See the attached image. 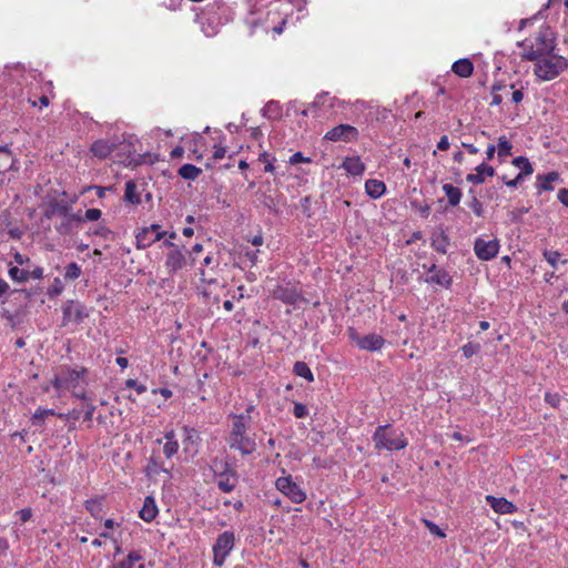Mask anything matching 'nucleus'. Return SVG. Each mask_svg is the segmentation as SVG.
I'll return each instance as SVG.
<instances>
[{"label": "nucleus", "instance_id": "nucleus-1", "mask_svg": "<svg viewBox=\"0 0 568 568\" xmlns=\"http://www.w3.org/2000/svg\"><path fill=\"white\" fill-rule=\"evenodd\" d=\"M231 432L227 443L231 449L239 450L242 455H251L256 449L255 435L248 433L250 416L233 415Z\"/></svg>", "mask_w": 568, "mask_h": 568}, {"label": "nucleus", "instance_id": "nucleus-2", "mask_svg": "<svg viewBox=\"0 0 568 568\" xmlns=\"http://www.w3.org/2000/svg\"><path fill=\"white\" fill-rule=\"evenodd\" d=\"M521 48V57L524 60L537 62L550 51L556 49V39L548 29L540 30L528 38L518 42Z\"/></svg>", "mask_w": 568, "mask_h": 568}, {"label": "nucleus", "instance_id": "nucleus-3", "mask_svg": "<svg viewBox=\"0 0 568 568\" xmlns=\"http://www.w3.org/2000/svg\"><path fill=\"white\" fill-rule=\"evenodd\" d=\"M568 69V60L550 51V53L542 57L534 65L535 75L541 81H551L559 77L565 70Z\"/></svg>", "mask_w": 568, "mask_h": 568}, {"label": "nucleus", "instance_id": "nucleus-4", "mask_svg": "<svg viewBox=\"0 0 568 568\" xmlns=\"http://www.w3.org/2000/svg\"><path fill=\"white\" fill-rule=\"evenodd\" d=\"M85 374L87 369H68L59 375H55L52 385L55 389L62 390V389H71L72 395L77 398H80L82 400H88L89 396L85 390L78 392V388H80L81 383L87 384L85 381Z\"/></svg>", "mask_w": 568, "mask_h": 568}, {"label": "nucleus", "instance_id": "nucleus-5", "mask_svg": "<svg viewBox=\"0 0 568 568\" xmlns=\"http://www.w3.org/2000/svg\"><path fill=\"white\" fill-rule=\"evenodd\" d=\"M373 442L376 449L399 450L407 446L404 434L388 425L376 428Z\"/></svg>", "mask_w": 568, "mask_h": 568}, {"label": "nucleus", "instance_id": "nucleus-6", "mask_svg": "<svg viewBox=\"0 0 568 568\" xmlns=\"http://www.w3.org/2000/svg\"><path fill=\"white\" fill-rule=\"evenodd\" d=\"M276 488L292 503L301 504L306 499V493L293 481L292 476L278 477L275 481Z\"/></svg>", "mask_w": 568, "mask_h": 568}, {"label": "nucleus", "instance_id": "nucleus-7", "mask_svg": "<svg viewBox=\"0 0 568 568\" xmlns=\"http://www.w3.org/2000/svg\"><path fill=\"white\" fill-rule=\"evenodd\" d=\"M234 534L231 531H224L217 537L216 542L213 546L214 565L222 566L224 564L227 555L234 547Z\"/></svg>", "mask_w": 568, "mask_h": 568}, {"label": "nucleus", "instance_id": "nucleus-8", "mask_svg": "<svg viewBox=\"0 0 568 568\" xmlns=\"http://www.w3.org/2000/svg\"><path fill=\"white\" fill-rule=\"evenodd\" d=\"M359 138V132L356 126L351 124H338L327 131L324 140L331 142H352Z\"/></svg>", "mask_w": 568, "mask_h": 568}, {"label": "nucleus", "instance_id": "nucleus-9", "mask_svg": "<svg viewBox=\"0 0 568 568\" xmlns=\"http://www.w3.org/2000/svg\"><path fill=\"white\" fill-rule=\"evenodd\" d=\"M499 241L497 239L486 240L478 237L474 244V252L481 261L493 260L499 252Z\"/></svg>", "mask_w": 568, "mask_h": 568}, {"label": "nucleus", "instance_id": "nucleus-10", "mask_svg": "<svg viewBox=\"0 0 568 568\" xmlns=\"http://www.w3.org/2000/svg\"><path fill=\"white\" fill-rule=\"evenodd\" d=\"M62 311L63 325H67L69 323L79 324L89 316V312L87 311L85 306L74 301L65 302L62 307Z\"/></svg>", "mask_w": 568, "mask_h": 568}, {"label": "nucleus", "instance_id": "nucleus-11", "mask_svg": "<svg viewBox=\"0 0 568 568\" xmlns=\"http://www.w3.org/2000/svg\"><path fill=\"white\" fill-rule=\"evenodd\" d=\"M165 235V232L160 231L159 224H152L148 227H143L140 230L136 235V247L138 248H146L151 246L153 243L160 241Z\"/></svg>", "mask_w": 568, "mask_h": 568}, {"label": "nucleus", "instance_id": "nucleus-12", "mask_svg": "<svg viewBox=\"0 0 568 568\" xmlns=\"http://www.w3.org/2000/svg\"><path fill=\"white\" fill-rule=\"evenodd\" d=\"M335 97L329 93L317 94L314 101L302 112L303 115L322 116V111L331 110L335 105Z\"/></svg>", "mask_w": 568, "mask_h": 568}, {"label": "nucleus", "instance_id": "nucleus-13", "mask_svg": "<svg viewBox=\"0 0 568 568\" xmlns=\"http://www.w3.org/2000/svg\"><path fill=\"white\" fill-rule=\"evenodd\" d=\"M58 213L63 215V222L60 226H58V231L61 234L70 233L72 223H78L82 221L80 214L69 213L67 206L59 204L53 205L51 210L48 211L47 216L51 217Z\"/></svg>", "mask_w": 568, "mask_h": 568}, {"label": "nucleus", "instance_id": "nucleus-14", "mask_svg": "<svg viewBox=\"0 0 568 568\" xmlns=\"http://www.w3.org/2000/svg\"><path fill=\"white\" fill-rule=\"evenodd\" d=\"M349 335L352 339L356 343V345L361 349L365 351H378L384 346V338L377 334H368L365 336H359L353 328L349 329Z\"/></svg>", "mask_w": 568, "mask_h": 568}, {"label": "nucleus", "instance_id": "nucleus-15", "mask_svg": "<svg viewBox=\"0 0 568 568\" xmlns=\"http://www.w3.org/2000/svg\"><path fill=\"white\" fill-rule=\"evenodd\" d=\"M186 264V258L183 252L179 247L170 250L165 258V268L169 274L175 273L182 270Z\"/></svg>", "mask_w": 568, "mask_h": 568}, {"label": "nucleus", "instance_id": "nucleus-16", "mask_svg": "<svg viewBox=\"0 0 568 568\" xmlns=\"http://www.w3.org/2000/svg\"><path fill=\"white\" fill-rule=\"evenodd\" d=\"M486 500L489 504V506L498 514L508 515L513 514L516 510L515 505L508 501L506 498L486 496Z\"/></svg>", "mask_w": 568, "mask_h": 568}, {"label": "nucleus", "instance_id": "nucleus-17", "mask_svg": "<svg viewBox=\"0 0 568 568\" xmlns=\"http://www.w3.org/2000/svg\"><path fill=\"white\" fill-rule=\"evenodd\" d=\"M342 168L352 176H362L365 171V165L359 156H347L342 163Z\"/></svg>", "mask_w": 568, "mask_h": 568}, {"label": "nucleus", "instance_id": "nucleus-18", "mask_svg": "<svg viewBox=\"0 0 568 568\" xmlns=\"http://www.w3.org/2000/svg\"><path fill=\"white\" fill-rule=\"evenodd\" d=\"M158 513L159 509L154 498L151 496L145 497L143 507L139 513L140 518L143 519L144 521L150 523L156 517Z\"/></svg>", "mask_w": 568, "mask_h": 568}, {"label": "nucleus", "instance_id": "nucleus-19", "mask_svg": "<svg viewBox=\"0 0 568 568\" xmlns=\"http://www.w3.org/2000/svg\"><path fill=\"white\" fill-rule=\"evenodd\" d=\"M452 71L460 78H469L474 72V64L469 59H459L453 63Z\"/></svg>", "mask_w": 568, "mask_h": 568}, {"label": "nucleus", "instance_id": "nucleus-20", "mask_svg": "<svg viewBox=\"0 0 568 568\" xmlns=\"http://www.w3.org/2000/svg\"><path fill=\"white\" fill-rule=\"evenodd\" d=\"M274 296L286 304H296L301 300L300 293L290 287H277L274 291Z\"/></svg>", "mask_w": 568, "mask_h": 568}, {"label": "nucleus", "instance_id": "nucleus-21", "mask_svg": "<svg viewBox=\"0 0 568 568\" xmlns=\"http://www.w3.org/2000/svg\"><path fill=\"white\" fill-rule=\"evenodd\" d=\"M495 173L494 169L486 164H479L476 168V173L467 175V181L474 184H480L487 176H493Z\"/></svg>", "mask_w": 568, "mask_h": 568}, {"label": "nucleus", "instance_id": "nucleus-22", "mask_svg": "<svg viewBox=\"0 0 568 568\" xmlns=\"http://www.w3.org/2000/svg\"><path fill=\"white\" fill-rule=\"evenodd\" d=\"M262 114L268 120H280L283 115V108L278 101H268L262 109Z\"/></svg>", "mask_w": 568, "mask_h": 568}, {"label": "nucleus", "instance_id": "nucleus-23", "mask_svg": "<svg viewBox=\"0 0 568 568\" xmlns=\"http://www.w3.org/2000/svg\"><path fill=\"white\" fill-rule=\"evenodd\" d=\"M365 191L372 199H379L385 193L386 186L379 180H367L365 182Z\"/></svg>", "mask_w": 568, "mask_h": 568}, {"label": "nucleus", "instance_id": "nucleus-24", "mask_svg": "<svg viewBox=\"0 0 568 568\" xmlns=\"http://www.w3.org/2000/svg\"><path fill=\"white\" fill-rule=\"evenodd\" d=\"M237 478L234 471H226L217 479V486L221 490L230 493L234 489Z\"/></svg>", "mask_w": 568, "mask_h": 568}, {"label": "nucleus", "instance_id": "nucleus-25", "mask_svg": "<svg viewBox=\"0 0 568 568\" xmlns=\"http://www.w3.org/2000/svg\"><path fill=\"white\" fill-rule=\"evenodd\" d=\"M14 165V159L7 148V145H0V173L12 169Z\"/></svg>", "mask_w": 568, "mask_h": 568}, {"label": "nucleus", "instance_id": "nucleus-26", "mask_svg": "<svg viewBox=\"0 0 568 568\" xmlns=\"http://www.w3.org/2000/svg\"><path fill=\"white\" fill-rule=\"evenodd\" d=\"M165 439L166 442L163 446V453L166 458H171L178 453L179 443L175 439V435L172 430L165 434Z\"/></svg>", "mask_w": 568, "mask_h": 568}, {"label": "nucleus", "instance_id": "nucleus-27", "mask_svg": "<svg viewBox=\"0 0 568 568\" xmlns=\"http://www.w3.org/2000/svg\"><path fill=\"white\" fill-rule=\"evenodd\" d=\"M443 191L446 194L448 203L452 206H456L459 204L462 199V191L458 187L454 186L453 184L446 183L443 185Z\"/></svg>", "mask_w": 568, "mask_h": 568}, {"label": "nucleus", "instance_id": "nucleus-28", "mask_svg": "<svg viewBox=\"0 0 568 568\" xmlns=\"http://www.w3.org/2000/svg\"><path fill=\"white\" fill-rule=\"evenodd\" d=\"M136 189V184L133 181H128L125 183L124 201L131 204H139L141 197Z\"/></svg>", "mask_w": 568, "mask_h": 568}, {"label": "nucleus", "instance_id": "nucleus-29", "mask_svg": "<svg viewBox=\"0 0 568 568\" xmlns=\"http://www.w3.org/2000/svg\"><path fill=\"white\" fill-rule=\"evenodd\" d=\"M202 173V170L193 164H184L179 169V174L185 180H195Z\"/></svg>", "mask_w": 568, "mask_h": 568}, {"label": "nucleus", "instance_id": "nucleus-30", "mask_svg": "<svg viewBox=\"0 0 568 568\" xmlns=\"http://www.w3.org/2000/svg\"><path fill=\"white\" fill-rule=\"evenodd\" d=\"M293 372L297 376L303 377V378H305L308 382H313L314 381V375H313L312 371L310 369L307 364L304 363V362H296L294 364Z\"/></svg>", "mask_w": 568, "mask_h": 568}, {"label": "nucleus", "instance_id": "nucleus-31", "mask_svg": "<svg viewBox=\"0 0 568 568\" xmlns=\"http://www.w3.org/2000/svg\"><path fill=\"white\" fill-rule=\"evenodd\" d=\"M500 91H505V93H508L507 85L503 82H497L491 88V105H499L503 102V97L500 94Z\"/></svg>", "mask_w": 568, "mask_h": 568}, {"label": "nucleus", "instance_id": "nucleus-32", "mask_svg": "<svg viewBox=\"0 0 568 568\" xmlns=\"http://www.w3.org/2000/svg\"><path fill=\"white\" fill-rule=\"evenodd\" d=\"M558 178H559L558 173H556V172H550L545 175H539L538 176L539 187L544 191H551L554 189L552 183L555 181H557Z\"/></svg>", "mask_w": 568, "mask_h": 568}, {"label": "nucleus", "instance_id": "nucleus-33", "mask_svg": "<svg viewBox=\"0 0 568 568\" xmlns=\"http://www.w3.org/2000/svg\"><path fill=\"white\" fill-rule=\"evenodd\" d=\"M142 560V556L136 551H131L128 557L114 565L112 568H133L134 564Z\"/></svg>", "mask_w": 568, "mask_h": 568}, {"label": "nucleus", "instance_id": "nucleus-34", "mask_svg": "<svg viewBox=\"0 0 568 568\" xmlns=\"http://www.w3.org/2000/svg\"><path fill=\"white\" fill-rule=\"evenodd\" d=\"M544 257L554 268H557L559 264L567 263V260H562L558 251H545Z\"/></svg>", "mask_w": 568, "mask_h": 568}, {"label": "nucleus", "instance_id": "nucleus-35", "mask_svg": "<svg viewBox=\"0 0 568 568\" xmlns=\"http://www.w3.org/2000/svg\"><path fill=\"white\" fill-rule=\"evenodd\" d=\"M429 281L444 286H449L452 283L450 276L443 270L436 271L435 274L430 276Z\"/></svg>", "mask_w": 568, "mask_h": 568}, {"label": "nucleus", "instance_id": "nucleus-36", "mask_svg": "<svg viewBox=\"0 0 568 568\" xmlns=\"http://www.w3.org/2000/svg\"><path fill=\"white\" fill-rule=\"evenodd\" d=\"M515 166L520 170V173L524 175H530L532 173V168L529 161L526 158L518 156L513 160Z\"/></svg>", "mask_w": 568, "mask_h": 568}, {"label": "nucleus", "instance_id": "nucleus-37", "mask_svg": "<svg viewBox=\"0 0 568 568\" xmlns=\"http://www.w3.org/2000/svg\"><path fill=\"white\" fill-rule=\"evenodd\" d=\"M9 275L13 281L23 283L28 281L30 273L26 270L13 266L9 270Z\"/></svg>", "mask_w": 568, "mask_h": 568}, {"label": "nucleus", "instance_id": "nucleus-38", "mask_svg": "<svg viewBox=\"0 0 568 568\" xmlns=\"http://www.w3.org/2000/svg\"><path fill=\"white\" fill-rule=\"evenodd\" d=\"M85 508L95 518H100L101 517L102 505H101L100 500H97V499L88 500L85 503Z\"/></svg>", "mask_w": 568, "mask_h": 568}, {"label": "nucleus", "instance_id": "nucleus-39", "mask_svg": "<svg viewBox=\"0 0 568 568\" xmlns=\"http://www.w3.org/2000/svg\"><path fill=\"white\" fill-rule=\"evenodd\" d=\"M55 412L53 409L38 408L32 416V423L34 425H40L45 417L54 415Z\"/></svg>", "mask_w": 568, "mask_h": 568}, {"label": "nucleus", "instance_id": "nucleus-40", "mask_svg": "<svg viewBox=\"0 0 568 568\" xmlns=\"http://www.w3.org/2000/svg\"><path fill=\"white\" fill-rule=\"evenodd\" d=\"M81 275V267L77 263H70L65 266L64 278L77 280Z\"/></svg>", "mask_w": 568, "mask_h": 568}, {"label": "nucleus", "instance_id": "nucleus-41", "mask_svg": "<svg viewBox=\"0 0 568 568\" xmlns=\"http://www.w3.org/2000/svg\"><path fill=\"white\" fill-rule=\"evenodd\" d=\"M91 151L95 156L103 159L111 153L112 148L111 144H92Z\"/></svg>", "mask_w": 568, "mask_h": 568}, {"label": "nucleus", "instance_id": "nucleus-42", "mask_svg": "<svg viewBox=\"0 0 568 568\" xmlns=\"http://www.w3.org/2000/svg\"><path fill=\"white\" fill-rule=\"evenodd\" d=\"M104 528L105 530L100 532L101 538L110 539L114 542H116V539L113 537L112 532L110 531L114 527L119 526L113 519H106L104 520Z\"/></svg>", "mask_w": 568, "mask_h": 568}, {"label": "nucleus", "instance_id": "nucleus-43", "mask_svg": "<svg viewBox=\"0 0 568 568\" xmlns=\"http://www.w3.org/2000/svg\"><path fill=\"white\" fill-rule=\"evenodd\" d=\"M480 349V346L479 344H476V343H467L465 344L463 347H462V352L464 354V356L466 358H470L471 356H474L475 354H477Z\"/></svg>", "mask_w": 568, "mask_h": 568}, {"label": "nucleus", "instance_id": "nucleus-44", "mask_svg": "<svg viewBox=\"0 0 568 568\" xmlns=\"http://www.w3.org/2000/svg\"><path fill=\"white\" fill-rule=\"evenodd\" d=\"M513 92H511V101L515 103V104H518L523 101L524 99V87L520 85V88H516L515 84H511L509 87Z\"/></svg>", "mask_w": 568, "mask_h": 568}, {"label": "nucleus", "instance_id": "nucleus-45", "mask_svg": "<svg viewBox=\"0 0 568 568\" xmlns=\"http://www.w3.org/2000/svg\"><path fill=\"white\" fill-rule=\"evenodd\" d=\"M423 523L425 524L430 534L436 535L440 538H444L446 536L445 532L433 521L423 519Z\"/></svg>", "mask_w": 568, "mask_h": 568}, {"label": "nucleus", "instance_id": "nucleus-46", "mask_svg": "<svg viewBox=\"0 0 568 568\" xmlns=\"http://www.w3.org/2000/svg\"><path fill=\"white\" fill-rule=\"evenodd\" d=\"M293 413H294V416L296 418H304V417L307 416L308 410H307V407L304 404L295 403L294 404Z\"/></svg>", "mask_w": 568, "mask_h": 568}, {"label": "nucleus", "instance_id": "nucleus-47", "mask_svg": "<svg viewBox=\"0 0 568 568\" xmlns=\"http://www.w3.org/2000/svg\"><path fill=\"white\" fill-rule=\"evenodd\" d=\"M247 132V138L251 140H261L264 138V133L261 126L250 128Z\"/></svg>", "mask_w": 568, "mask_h": 568}, {"label": "nucleus", "instance_id": "nucleus-48", "mask_svg": "<svg viewBox=\"0 0 568 568\" xmlns=\"http://www.w3.org/2000/svg\"><path fill=\"white\" fill-rule=\"evenodd\" d=\"M545 400L552 407H557L560 403V396L557 393H546Z\"/></svg>", "mask_w": 568, "mask_h": 568}, {"label": "nucleus", "instance_id": "nucleus-49", "mask_svg": "<svg viewBox=\"0 0 568 568\" xmlns=\"http://www.w3.org/2000/svg\"><path fill=\"white\" fill-rule=\"evenodd\" d=\"M102 215L99 209H89L85 211V219L89 221H98Z\"/></svg>", "mask_w": 568, "mask_h": 568}, {"label": "nucleus", "instance_id": "nucleus-50", "mask_svg": "<svg viewBox=\"0 0 568 568\" xmlns=\"http://www.w3.org/2000/svg\"><path fill=\"white\" fill-rule=\"evenodd\" d=\"M95 406L92 403L85 404L84 420L92 422Z\"/></svg>", "mask_w": 568, "mask_h": 568}, {"label": "nucleus", "instance_id": "nucleus-51", "mask_svg": "<svg viewBox=\"0 0 568 568\" xmlns=\"http://www.w3.org/2000/svg\"><path fill=\"white\" fill-rule=\"evenodd\" d=\"M16 515L19 516L21 521L26 523L31 518L32 513H31L30 508H24V509L17 511Z\"/></svg>", "mask_w": 568, "mask_h": 568}, {"label": "nucleus", "instance_id": "nucleus-52", "mask_svg": "<svg viewBox=\"0 0 568 568\" xmlns=\"http://www.w3.org/2000/svg\"><path fill=\"white\" fill-rule=\"evenodd\" d=\"M29 102L33 105V106H40V109L44 108V106H48L50 104V100L47 95H42L40 99H39V103L37 101H32L31 99H29Z\"/></svg>", "mask_w": 568, "mask_h": 568}, {"label": "nucleus", "instance_id": "nucleus-53", "mask_svg": "<svg viewBox=\"0 0 568 568\" xmlns=\"http://www.w3.org/2000/svg\"><path fill=\"white\" fill-rule=\"evenodd\" d=\"M470 207L477 216L483 215V206L478 200L474 199V201L470 204Z\"/></svg>", "mask_w": 568, "mask_h": 568}, {"label": "nucleus", "instance_id": "nucleus-54", "mask_svg": "<svg viewBox=\"0 0 568 568\" xmlns=\"http://www.w3.org/2000/svg\"><path fill=\"white\" fill-rule=\"evenodd\" d=\"M310 159L308 158H304L302 153L297 152V153H294L292 156H291V160L290 162L292 164H296V163H300V162H308Z\"/></svg>", "mask_w": 568, "mask_h": 568}, {"label": "nucleus", "instance_id": "nucleus-55", "mask_svg": "<svg viewBox=\"0 0 568 568\" xmlns=\"http://www.w3.org/2000/svg\"><path fill=\"white\" fill-rule=\"evenodd\" d=\"M558 200L568 207V189H562L558 192Z\"/></svg>", "mask_w": 568, "mask_h": 568}, {"label": "nucleus", "instance_id": "nucleus-56", "mask_svg": "<svg viewBox=\"0 0 568 568\" xmlns=\"http://www.w3.org/2000/svg\"><path fill=\"white\" fill-rule=\"evenodd\" d=\"M184 433H185V440L186 442H194V438L196 439L197 438V435L194 430H190L187 428H184Z\"/></svg>", "mask_w": 568, "mask_h": 568}, {"label": "nucleus", "instance_id": "nucleus-57", "mask_svg": "<svg viewBox=\"0 0 568 568\" xmlns=\"http://www.w3.org/2000/svg\"><path fill=\"white\" fill-rule=\"evenodd\" d=\"M8 290H9L8 283L0 278V296H2Z\"/></svg>", "mask_w": 568, "mask_h": 568}, {"label": "nucleus", "instance_id": "nucleus-58", "mask_svg": "<svg viewBox=\"0 0 568 568\" xmlns=\"http://www.w3.org/2000/svg\"><path fill=\"white\" fill-rule=\"evenodd\" d=\"M521 179H523V174H521V173H519V174H518L514 180H511V181L507 182L506 184H507L508 186H511V187H513V186H516V185H517V183H518Z\"/></svg>", "mask_w": 568, "mask_h": 568}, {"label": "nucleus", "instance_id": "nucleus-59", "mask_svg": "<svg viewBox=\"0 0 568 568\" xmlns=\"http://www.w3.org/2000/svg\"><path fill=\"white\" fill-rule=\"evenodd\" d=\"M252 244H253L254 246H260V245H262V244H263V237H262L261 235H256V236H254V237H253V240H252Z\"/></svg>", "mask_w": 568, "mask_h": 568}, {"label": "nucleus", "instance_id": "nucleus-60", "mask_svg": "<svg viewBox=\"0 0 568 568\" xmlns=\"http://www.w3.org/2000/svg\"><path fill=\"white\" fill-rule=\"evenodd\" d=\"M95 192H97V195L99 197H103L105 195V192H106V187H102V186H95Z\"/></svg>", "mask_w": 568, "mask_h": 568}, {"label": "nucleus", "instance_id": "nucleus-61", "mask_svg": "<svg viewBox=\"0 0 568 568\" xmlns=\"http://www.w3.org/2000/svg\"><path fill=\"white\" fill-rule=\"evenodd\" d=\"M31 274H32L33 278H41L43 271H42V268L38 267V268L33 270Z\"/></svg>", "mask_w": 568, "mask_h": 568}, {"label": "nucleus", "instance_id": "nucleus-62", "mask_svg": "<svg viewBox=\"0 0 568 568\" xmlns=\"http://www.w3.org/2000/svg\"><path fill=\"white\" fill-rule=\"evenodd\" d=\"M116 364L119 366H121L122 368L126 367L128 366V359L124 358V357H118L116 358Z\"/></svg>", "mask_w": 568, "mask_h": 568}, {"label": "nucleus", "instance_id": "nucleus-63", "mask_svg": "<svg viewBox=\"0 0 568 568\" xmlns=\"http://www.w3.org/2000/svg\"><path fill=\"white\" fill-rule=\"evenodd\" d=\"M183 235L186 237H191L194 234V231L192 227H184L182 231Z\"/></svg>", "mask_w": 568, "mask_h": 568}, {"label": "nucleus", "instance_id": "nucleus-64", "mask_svg": "<svg viewBox=\"0 0 568 568\" xmlns=\"http://www.w3.org/2000/svg\"><path fill=\"white\" fill-rule=\"evenodd\" d=\"M14 260L18 264L22 265L28 258H24L21 254H16Z\"/></svg>", "mask_w": 568, "mask_h": 568}]
</instances>
